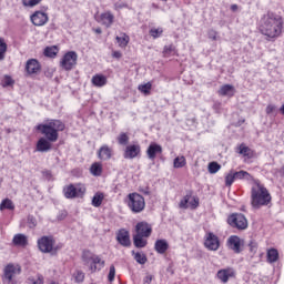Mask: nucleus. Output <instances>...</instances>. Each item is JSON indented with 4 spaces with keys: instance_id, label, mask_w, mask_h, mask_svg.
<instances>
[{
    "instance_id": "1",
    "label": "nucleus",
    "mask_w": 284,
    "mask_h": 284,
    "mask_svg": "<svg viewBox=\"0 0 284 284\" xmlns=\"http://www.w3.org/2000/svg\"><path fill=\"white\" fill-rule=\"evenodd\" d=\"M260 32L268 39H276L283 32V18L265 14L260 21Z\"/></svg>"
},
{
    "instance_id": "2",
    "label": "nucleus",
    "mask_w": 284,
    "mask_h": 284,
    "mask_svg": "<svg viewBox=\"0 0 284 284\" xmlns=\"http://www.w3.org/2000/svg\"><path fill=\"white\" fill-rule=\"evenodd\" d=\"M272 202V195L270 191L260 180H253L251 187V205L254 210H261L265 205H270Z\"/></svg>"
},
{
    "instance_id": "3",
    "label": "nucleus",
    "mask_w": 284,
    "mask_h": 284,
    "mask_svg": "<svg viewBox=\"0 0 284 284\" xmlns=\"http://www.w3.org/2000/svg\"><path fill=\"white\" fill-rule=\"evenodd\" d=\"M36 130L41 132L44 139L49 140L51 143H57L59 141V132H63L65 130V124L60 120H50L44 124H38Z\"/></svg>"
},
{
    "instance_id": "4",
    "label": "nucleus",
    "mask_w": 284,
    "mask_h": 284,
    "mask_svg": "<svg viewBox=\"0 0 284 284\" xmlns=\"http://www.w3.org/2000/svg\"><path fill=\"white\" fill-rule=\"evenodd\" d=\"M126 205L133 214H141L145 210V197L139 193H130L126 196Z\"/></svg>"
},
{
    "instance_id": "5",
    "label": "nucleus",
    "mask_w": 284,
    "mask_h": 284,
    "mask_svg": "<svg viewBox=\"0 0 284 284\" xmlns=\"http://www.w3.org/2000/svg\"><path fill=\"white\" fill-rule=\"evenodd\" d=\"M54 237L42 236L38 240V247L42 254H57L61 246L55 245Z\"/></svg>"
},
{
    "instance_id": "6",
    "label": "nucleus",
    "mask_w": 284,
    "mask_h": 284,
    "mask_svg": "<svg viewBox=\"0 0 284 284\" xmlns=\"http://www.w3.org/2000/svg\"><path fill=\"white\" fill-rule=\"evenodd\" d=\"M82 261H83L84 265L90 266L91 272H95L97 270H99V267L101 270V267H103V265H105V262H103V260H101V257L99 255H95L94 253H92L90 251H83Z\"/></svg>"
},
{
    "instance_id": "7",
    "label": "nucleus",
    "mask_w": 284,
    "mask_h": 284,
    "mask_svg": "<svg viewBox=\"0 0 284 284\" xmlns=\"http://www.w3.org/2000/svg\"><path fill=\"white\" fill-rule=\"evenodd\" d=\"M227 223L231 227H235L236 230H247V217L243 215V213H232L227 217Z\"/></svg>"
},
{
    "instance_id": "8",
    "label": "nucleus",
    "mask_w": 284,
    "mask_h": 284,
    "mask_svg": "<svg viewBox=\"0 0 284 284\" xmlns=\"http://www.w3.org/2000/svg\"><path fill=\"white\" fill-rule=\"evenodd\" d=\"M65 199H81L85 194V186L82 184H70L63 189Z\"/></svg>"
},
{
    "instance_id": "9",
    "label": "nucleus",
    "mask_w": 284,
    "mask_h": 284,
    "mask_svg": "<svg viewBox=\"0 0 284 284\" xmlns=\"http://www.w3.org/2000/svg\"><path fill=\"white\" fill-rule=\"evenodd\" d=\"M79 60V54H77L75 51H69L67 52L61 61H60V67L62 70L70 71L74 65H77V61Z\"/></svg>"
},
{
    "instance_id": "10",
    "label": "nucleus",
    "mask_w": 284,
    "mask_h": 284,
    "mask_svg": "<svg viewBox=\"0 0 284 284\" xmlns=\"http://www.w3.org/2000/svg\"><path fill=\"white\" fill-rule=\"evenodd\" d=\"M204 246L210 252H216L219 247H221V241H219V236L216 234L209 232L204 236Z\"/></svg>"
},
{
    "instance_id": "11",
    "label": "nucleus",
    "mask_w": 284,
    "mask_h": 284,
    "mask_svg": "<svg viewBox=\"0 0 284 284\" xmlns=\"http://www.w3.org/2000/svg\"><path fill=\"white\" fill-rule=\"evenodd\" d=\"M30 21L33 23L36 27L40 28L42 26H45L50 21V17H48L47 12L43 11H34L30 16Z\"/></svg>"
},
{
    "instance_id": "12",
    "label": "nucleus",
    "mask_w": 284,
    "mask_h": 284,
    "mask_svg": "<svg viewBox=\"0 0 284 284\" xmlns=\"http://www.w3.org/2000/svg\"><path fill=\"white\" fill-rule=\"evenodd\" d=\"M124 159H136V156H141V145L139 144H130L126 145L124 153H123Z\"/></svg>"
},
{
    "instance_id": "13",
    "label": "nucleus",
    "mask_w": 284,
    "mask_h": 284,
    "mask_svg": "<svg viewBox=\"0 0 284 284\" xmlns=\"http://www.w3.org/2000/svg\"><path fill=\"white\" fill-rule=\"evenodd\" d=\"M19 274H21V266L19 265L9 264L4 268V278L9 283H12V278H14V276H19Z\"/></svg>"
},
{
    "instance_id": "14",
    "label": "nucleus",
    "mask_w": 284,
    "mask_h": 284,
    "mask_svg": "<svg viewBox=\"0 0 284 284\" xmlns=\"http://www.w3.org/2000/svg\"><path fill=\"white\" fill-rule=\"evenodd\" d=\"M216 276L221 283H227L230 278L236 276V272L232 267H226L217 271Z\"/></svg>"
},
{
    "instance_id": "15",
    "label": "nucleus",
    "mask_w": 284,
    "mask_h": 284,
    "mask_svg": "<svg viewBox=\"0 0 284 284\" xmlns=\"http://www.w3.org/2000/svg\"><path fill=\"white\" fill-rule=\"evenodd\" d=\"M116 241L122 245V247H130L132 245V242L130 241V232H128L125 229H122L116 234Z\"/></svg>"
},
{
    "instance_id": "16",
    "label": "nucleus",
    "mask_w": 284,
    "mask_h": 284,
    "mask_svg": "<svg viewBox=\"0 0 284 284\" xmlns=\"http://www.w3.org/2000/svg\"><path fill=\"white\" fill-rule=\"evenodd\" d=\"M26 72L29 74H39L41 72V64L37 59H30L26 63Z\"/></svg>"
},
{
    "instance_id": "17",
    "label": "nucleus",
    "mask_w": 284,
    "mask_h": 284,
    "mask_svg": "<svg viewBox=\"0 0 284 284\" xmlns=\"http://www.w3.org/2000/svg\"><path fill=\"white\" fill-rule=\"evenodd\" d=\"M98 22L101 23V26H104L105 28H111L114 23V14H112V12L110 11H105L100 14Z\"/></svg>"
},
{
    "instance_id": "18",
    "label": "nucleus",
    "mask_w": 284,
    "mask_h": 284,
    "mask_svg": "<svg viewBox=\"0 0 284 284\" xmlns=\"http://www.w3.org/2000/svg\"><path fill=\"white\" fill-rule=\"evenodd\" d=\"M135 234L149 237L152 234V226L145 222H139L135 226Z\"/></svg>"
},
{
    "instance_id": "19",
    "label": "nucleus",
    "mask_w": 284,
    "mask_h": 284,
    "mask_svg": "<svg viewBox=\"0 0 284 284\" xmlns=\"http://www.w3.org/2000/svg\"><path fill=\"white\" fill-rule=\"evenodd\" d=\"M163 148L156 143H151L146 150L148 158L150 161H154L158 154H162Z\"/></svg>"
},
{
    "instance_id": "20",
    "label": "nucleus",
    "mask_w": 284,
    "mask_h": 284,
    "mask_svg": "<svg viewBox=\"0 0 284 284\" xmlns=\"http://www.w3.org/2000/svg\"><path fill=\"white\" fill-rule=\"evenodd\" d=\"M230 250H233L235 254H241V237L232 235L227 240Z\"/></svg>"
},
{
    "instance_id": "21",
    "label": "nucleus",
    "mask_w": 284,
    "mask_h": 284,
    "mask_svg": "<svg viewBox=\"0 0 284 284\" xmlns=\"http://www.w3.org/2000/svg\"><path fill=\"white\" fill-rule=\"evenodd\" d=\"M52 150V143L45 139L40 138L37 142V151L38 152H50Z\"/></svg>"
},
{
    "instance_id": "22",
    "label": "nucleus",
    "mask_w": 284,
    "mask_h": 284,
    "mask_svg": "<svg viewBox=\"0 0 284 284\" xmlns=\"http://www.w3.org/2000/svg\"><path fill=\"white\" fill-rule=\"evenodd\" d=\"M91 82L95 88H103L104 85H108V77L103 74H95L92 77Z\"/></svg>"
},
{
    "instance_id": "23",
    "label": "nucleus",
    "mask_w": 284,
    "mask_h": 284,
    "mask_svg": "<svg viewBox=\"0 0 284 284\" xmlns=\"http://www.w3.org/2000/svg\"><path fill=\"white\" fill-rule=\"evenodd\" d=\"M235 174V181H248V183H254V181H256V179H254V176H252V174H250L247 171H237V172H233Z\"/></svg>"
},
{
    "instance_id": "24",
    "label": "nucleus",
    "mask_w": 284,
    "mask_h": 284,
    "mask_svg": "<svg viewBox=\"0 0 284 284\" xmlns=\"http://www.w3.org/2000/svg\"><path fill=\"white\" fill-rule=\"evenodd\" d=\"M98 156L101 159V161H110V159H112V149H110L108 145L101 146Z\"/></svg>"
},
{
    "instance_id": "25",
    "label": "nucleus",
    "mask_w": 284,
    "mask_h": 284,
    "mask_svg": "<svg viewBox=\"0 0 284 284\" xmlns=\"http://www.w3.org/2000/svg\"><path fill=\"white\" fill-rule=\"evenodd\" d=\"M235 92L236 89H234V85L231 84H224L219 90L220 97H234Z\"/></svg>"
},
{
    "instance_id": "26",
    "label": "nucleus",
    "mask_w": 284,
    "mask_h": 284,
    "mask_svg": "<svg viewBox=\"0 0 284 284\" xmlns=\"http://www.w3.org/2000/svg\"><path fill=\"white\" fill-rule=\"evenodd\" d=\"M12 243L19 247H26V245H28V236H26V234L18 233L13 236Z\"/></svg>"
},
{
    "instance_id": "27",
    "label": "nucleus",
    "mask_w": 284,
    "mask_h": 284,
    "mask_svg": "<svg viewBox=\"0 0 284 284\" xmlns=\"http://www.w3.org/2000/svg\"><path fill=\"white\" fill-rule=\"evenodd\" d=\"M169 247L170 244H168L166 240H158L154 244V250L158 252V254H165Z\"/></svg>"
},
{
    "instance_id": "28",
    "label": "nucleus",
    "mask_w": 284,
    "mask_h": 284,
    "mask_svg": "<svg viewBox=\"0 0 284 284\" xmlns=\"http://www.w3.org/2000/svg\"><path fill=\"white\" fill-rule=\"evenodd\" d=\"M145 239H146L145 235L135 233L133 235V245H135L139 248L145 247V245H148V240H145Z\"/></svg>"
},
{
    "instance_id": "29",
    "label": "nucleus",
    "mask_w": 284,
    "mask_h": 284,
    "mask_svg": "<svg viewBox=\"0 0 284 284\" xmlns=\"http://www.w3.org/2000/svg\"><path fill=\"white\" fill-rule=\"evenodd\" d=\"M115 40L119 48H128V43H130V36H126L125 33H120V36H118Z\"/></svg>"
},
{
    "instance_id": "30",
    "label": "nucleus",
    "mask_w": 284,
    "mask_h": 284,
    "mask_svg": "<svg viewBox=\"0 0 284 284\" xmlns=\"http://www.w3.org/2000/svg\"><path fill=\"white\" fill-rule=\"evenodd\" d=\"M103 199H105V195L103 193L101 192L95 193L92 197L91 205H93V207H101L103 203Z\"/></svg>"
},
{
    "instance_id": "31",
    "label": "nucleus",
    "mask_w": 284,
    "mask_h": 284,
    "mask_svg": "<svg viewBox=\"0 0 284 284\" xmlns=\"http://www.w3.org/2000/svg\"><path fill=\"white\" fill-rule=\"evenodd\" d=\"M90 172L93 176H101L103 172V166L101 165V163L95 162L91 165Z\"/></svg>"
},
{
    "instance_id": "32",
    "label": "nucleus",
    "mask_w": 284,
    "mask_h": 284,
    "mask_svg": "<svg viewBox=\"0 0 284 284\" xmlns=\"http://www.w3.org/2000/svg\"><path fill=\"white\" fill-rule=\"evenodd\" d=\"M174 54H176V47H174V44H168L164 47L163 57L168 59L170 57H174Z\"/></svg>"
},
{
    "instance_id": "33",
    "label": "nucleus",
    "mask_w": 284,
    "mask_h": 284,
    "mask_svg": "<svg viewBox=\"0 0 284 284\" xmlns=\"http://www.w3.org/2000/svg\"><path fill=\"white\" fill-rule=\"evenodd\" d=\"M132 255L134 256V261H136V263L140 265H145L148 263V256H145L144 253H135L132 251Z\"/></svg>"
},
{
    "instance_id": "34",
    "label": "nucleus",
    "mask_w": 284,
    "mask_h": 284,
    "mask_svg": "<svg viewBox=\"0 0 284 284\" xmlns=\"http://www.w3.org/2000/svg\"><path fill=\"white\" fill-rule=\"evenodd\" d=\"M278 261V251L271 248L267 251V263H276Z\"/></svg>"
},
{
    "instance_id": "35",
    "label": "nucleus",
    "mask_w": 284,
    "mask_h": 284,
    "mask_svg": "<svg viewBox=\"0 0 284 284\" xmlns=\"http://www.w3.org/2000/svg\"><path fill=\"white\" fill-rule=\"evenodd\" d=\"M3 210H14V203L10 199H4L0 203V211L3 212Z\"/></svg>"
},
{
    "instance_id": "36",
    "label": "nucleus",
    "mask_w": 284,
    "mask_h": 284,
    "mask_svg": "<svg viewBox=\"0 0 284 284\" xmlns=\"http://www.w3.org/2000/svg\"><path fill=\"white\" fill-rule=\"evenodd\" d=\"M28 283L29 284H44L45 283V280L43 277V275L41 274H37L34 276H30L28 278Z\"/></svg>"
},
{
    "instance_id": "37",
    "label": "nucleus",
    "mask_w": 284,
    "mask_h": 284,
    "mask_svg": "<svg viewBox=\"0 0 284 284\" xmlns=\"http://www.w3.org/2000/svg\"><path fill=\"white\" fill-rule=\"evenodd\" d=\"M59 53V49L57 47H47L44 49V57H49L50 59H54Z\"/></svg>"
},
{
    "instance_id": "38",
    "label": "nucleus",
    "mask_w": 284,
    "mask_h": 284,
    "mask_svg": "<svg viewBox=\"0 0 284 284\" xmlns=\"http://www.w3.org/2000/svg\"><path fill=\"white\" fill-rule=\"evenodd\" d=\"M187 161L185 160V156H178L173 161V168L180 169V168H185Z\"/></svg>"
},
{
    "instance_id": "39",
    "label": "nucleus",
    "mask_w": 284,
    "mask_h": 284,
    "mask_svg": "<svg viewBox=\"0 0 284 284\" xmlns=\"http://www.w3.org/2000/svg\"><path fill=\"white\" fill-rule=\"evenodd\" d=\"M6 52H8V44L6 43V40H3V38H0V61H3V59H6Z\"/></svg>"
},
{
    "instance_id": "40",
    "label": "nucleus",
    "mask_w": 284,
    "mask_h": 284,
    "mask_svg": "<svg viewBox=\"0 0 284 284\" xmlns=\"http://www.w3.org/2000/svg\"><path fill=\"white\" fill-rule=\"evenodd\" d=\"M149 34L153 38V39H159L163 36V28L159 27V28H152L149 31Z\"/></svg>"
},
{
    "instance_id": "41",
    "label": "nucleus",
    "mask_w": 284,
    "mask_h": 284,
    "mask_svg": "<svg viewBox=\"0 0 284 284\" xmlns=\"http://www.w3.org/2000/svg\"><path fill=\"white\" fill-rule=\"evenodd\" d=\"M2 88H10V85H14V80L10 75H3L1 79Z\"/></svg>"
},
{
    "instance_id": "42",
    "label": "nucleus",
    "mask_w": 284,
    "mask_h": 284,
    "mask_svg": "<svg viewBox=\"0 0 284 284\" xmlns=\"http://www.w3.org/2000/svg\"><path fill=\"white\" fill-rule=\"evenodd\" d=\"M118 143L119 145H128L130 143V135L128 133H120L118 136Z\"/></svg>"
},
{
    "instance_id": "43",
    "label": "nucleus",
    "mask_w": 284,
    "mask_h": 284,
    "mask_svg": "<svg viewBox=\"0 0 284 284\" xmlns=\"http://www.w3.org/2000/svg\"><path fill=\"white\" fill-rule=\"evenodd\" d=\"M239 154H242V156H252V149L245 144H241L239 146Z\"/></svg>"
},
{
    "instance_id": "44",
    "label": "nucleus",
    "mask_w": 284,
    "mask_h": 284,
    "mask_svg": "<svg viewBox=\"0 0 284 284\" xmlns=\"http://www.w3.org/2000/svg\"><path fill=\"white\" fill-rule=\"evenodd\" d=\"M192 199V193H187L181 201L179 204V207L181 210H187V203H190V200Z\"/></svg>"
},
{
    "instance_id": "45",
    "label": "nucleus",
    "mask_w": 284,
    "mask_h": 284,
    "mask_svg": "<svg viewBox=\"0 0 284 284\" xmlns=\"http://www.w3.org/2000/svg\"><path fill=\"white\" fill-rule=\"evenodd\" d=\"M234 181H236V176H235L234 171H231L225 176V185H226V187H231V185H232V183H234Z\"/></svg>"
},
{
    "instance_id": "46",
    "label": "nucleus",
    "mask_w": 284,
    "mask_h": 284,
    "mask_svg": "<svg viewBox=\"0 0 284 284\" xmlns=\"http://www.w3.org/2000/svg\"><path fill=\"white\" fill-rule=\"evenodd\" d=\"M42 0H22V6L24 8H37Z\"/></svg>"
},
{
    "instance_id": "47",
    "label": "nucleus",
    "mask_w": 284,
    "mask_h": 284,
    "mask_svg": "<svg viewBox=\"0 0 284 284\" xmlns=\"http://www.w3.org/2000/svg\"><path fill=\"white\" fill-rule=\"evenodd\" d=\"M139 91L142 92V94H150V90H152V83L148 82L145 84H140L138 87Z\"/></svg>"
},
{
    "instance_id": "48",
    "label": "nucleus",
    "mask_w": 284,
    "mask_h": 284,
    "mask_svg": "<svg viewBox=\"0 0 284 284\" xmlns=\"http://www.w3.org/2000/svg\"><path fill=\"white\" fill-rule=\"evenodd\" d=\"M219 170H221V164H219L217 162H211L209 164L210 174H216V172H219Z\"/></svg>"
},
{
    "instance_id": "49",
    "label": "nucleus",
    "mask_w": 284,
    "mask_h": 284,
    "mask_svg": "<svg viewBox=\"0 0 284 284\" xmlns=\"http://www.w3.org/2000/svg\"><path fill=\"white\" fill-rule=\"evenodd\" d=\"M73 276L75 283H83V281H85V273H83L82 271H77Z\"/></svg>"
},
{
    "instance_id": "50",
    "label": "nucleus",
    "mask_w": 284,
    "mask_h": 284,
    "mask_svg": "<svg viewBox=\"0 0 284 284\" xmlns=\"http://www.w3.org/2000/svg\"><path fill=\"white\" fill-rule=\"evenodd\" d=\"M116 276V268L114 267V265L110 266V271H109V283H114V277Z\"/></svg>"
},
{
    "instance_id": "51",
    "label": "nucleus",
    "mask_w": 284,
    "mask_h": 284,
    "mask_svg": "<svg viewBox=\"0 0 284 284\" xmlns=\"http://www.w3.org/2000/svg\"><path fill=\"white\" fill-rule=\"evenodd\" d=\"M248 250L252 254H256V251L258 250V243H256V241H251L248 243Z\"/></svg>"
},
{
    "instance_id": "52",
    "label": "nucleus",
    "mask_w": 284,
    "mask_h": 284,
    "mask_svg": "<svg viewBox=\"0 0 284 284\" xmlns=\"http://www.w3.org/2000/svg\"><path fill=\"white\" fill-rule=\"evenodd\" d=\"M27 223L31 230L37 227V219L32 215L28 216Z\"/></svg>"
},
{
    "instance_id": "53",
    "label": "nucleus",
    "mask_w": 284,
    "mask_h": 284,
    "mask_svg": "<svg viewBox=\"0 0 284 284\" xmlns=\"http://www.w3.org/2000/svg\"><path fill=\"white\" fill-rule=\"evenodd\" d=\"M266 114H276V105L274 104H268L266 106Z\"/></svg>"
},
{
    "instance_id": "54",
    "label": "nucleus",
    "mask_w": 284,
    "mask_h": 284,
    "mask_svg": "<svg viewBox=\"0 0 284 284\" xmlns=\"http://www.w3.org/2000/svg\"><path fill=\"white\" fill-rule=\"evenodd\" d=\"M189 203H190L192 210H196V207H199V197L193 196V197H192V201L189 202Z\"/></svg>"
},
{
    "instance_id": "55",
    "label": "nucleus",
    "mask_w": 284,
    "mask_h": 284,
    "mask_svg": "<svg viewBox=\"0 0 284 284\" xmlns=\"http://www.w3.org/2000/svg\"><path fill=\"white\" fill-rule=\"evenodd\" d=\"M207 36H209V39H212V41H216V31L210 30Z\"/></svg>"
},
{
    "instance_id": "56",
    "label": "nucleus",
    "mask_w": 284,
    "mask_h": 284,
    "mask_svg": "<svg viewBox=\"0 0 284 284\" xmlns=\"http://www.w3.org/2000/svg\"><path fill=\"white\" fill-rule=\"evenodd\" d=\"M121 57H123L121 51H113V53H112V58L113 59H121Z\"/></svg>"
},
{
    "instance_id": "57",
    "label": "nucleus",
    "mask_w": 284,
    "mask_h": 284,
    "mask_svg": "<svg viewBox=\"0 0 284 284\" xmlns=\"http://www.w3.org/2000/svg\"><path fill=\"white\" fill-rule=\"evenodd\" d=\"M143 281L144 283H148V284L152 283V275H146Z\"/></svg>"
},
{
    "instance_id": "58",
    "label": "nucleus",
    "mask_w": 284,
    "mask_h": 284,
    "mask_svg": "<svg viewBox=\"0 0 284 284\" xmlns=\"http://www.w3.org/2000/svg\"><path fill=\"white\" fill-rule=\"evenodd\" d=\"M114 8H115V10H121V8H125V4L115 3Z\"/></svg>"
},
{
    "instance_id": "59",
    "label": "nucleus",
    "mask_w": 284,
    "mask_h": 284,
    "mask_svg": "<svg viewBox=\"0 0 284 284\" xmlns=\"http://www.w3.org/2000/svg\"><path fill=\"white\" fill-rule=\"evenodd\" d=\"M239 7L236 4H232L231 9L236 10Z\"/></svg>"
},
{
    "instance_id": "60",
    "label": "nucleus",
    "mask_w": 284,
    "mask_h": 284,
    "mask_svg": "<svg viewBox=\"0 0 284 284\" xmlns=\"http://www.w3.org/2000/svg\"><path fill=\"white\" fill-rule=\"evenodd\" d=\"M95 32H97V34H101V29L100 28H98V29H95Z\"/></svg>"
},
{
    "instance_id": "61",
    "label": "nucleus",
    "mask_w": 284,
    "mask_h": 284,
    "mask_svg": "<svg viewBox=\"0 0 284 284\" xmlns=\"http://www.w3.org/2000/svg\"><path fill=\"white\" fill-rule=\"evenodd\" d=\"M280 112H282V114H284V104L281 106Z\"/></svg>"
}]
</instances>
